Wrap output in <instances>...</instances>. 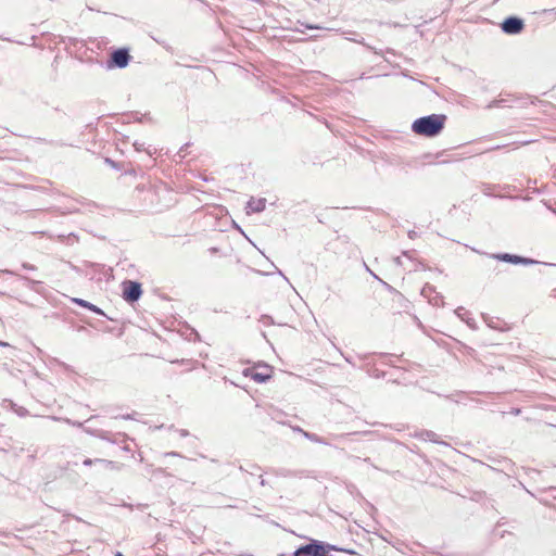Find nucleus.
Masks as SVG:
<instances>
[{
  "instance_id": "obj_8",
  "label": "nucleus",
  "mask_w": 556,
  "mask_h": 556,
  "mask_svg": "<svg viewBox=\"0 0 556 556\" xmlns=\"http://www.w3.org/2000/svg\"><path fill=\"white\" fill-rule=\"evenodd\" d=\"M251 377L257 382H265L270 378V368L264 367L262 371H253Z\"/></svg>"
},
{
  "instance_id": "obj_11",
  "label": "nucleus",
  "mask_w": 556,
  "mask_h": 556,
  "mask_svg": "<svg viewBox=\"0 0 556 556\" xmlns=\"http://www.w3.org/2000/svg\"><path fill=\"white\" fill-rule=\"evenodd\" d=\"M0 345L4 346L7 345V343L0 341Z\"/></svg>"
},
{
  "instance_id": "obj_3",
  "label": "nucleus",
  "mask_w": 556,
  "mask_h": 556,
  "mask_svg": "<svg viewBox=\"0 0 556 556\" xmlns=\"http://www.w3.org/2000/svg\"><path fill=\"white\" fill-rule=\"evenodd\" d=\"M141 286L135 281L124 282L123 296L127 302H135L141 296Z\"/></svg>"
},
{
  "instance_id": "obj_5",
  "label": "nucleus",
  "mask_w": 556,
  "mask_h": 556,
  "mask_svg": "<svg viewBox=\"0 0 556 556\" xmlns=\"http://www.w3.org/2000/svg\"><path fill=\"white\" fill-rule=\"evenodd\" d=\"M112 64L123 68L126 67L129 61V54L128 51L125 49L116 50L112 53Z\"/></svg>"
},
{
  "instance_id": "obj_12",
  "label": "nucleus",
  "mask_w": 556,
  "mask_h": 556,
  "mask_svg": "<svg viewBox=\"0 0 556 556\" xmlns=\"http://www.w3.org/2000/svg\"><path fill=\"white\" fill-rule=\"evenodd\" d=\"M115 556H124L122 553H117Z\"/></svg>"
},
{
  "instance_id": "obj_10",
  "label": "nucleus",
  "mask_w": 556,
  "mask_h": 556,
  "mask_svg": "<svg viewBox=\"0 0 556 556\" xmlns=\"http://www.w3.org/2000/svg\"><path fill=\"white\" fill-rule=\"evenodd\" d=\"M84 464H85V465H87V466H88V465H91V464H92V460H91V459H85V460H84Z\"/></svg>"
},
{
  "instance_id": "obj_6",
  "label": "nucleus",
  "mask_w": 556,
  "mask_h": 556,
  "mask_svg": "<svg viewBox=\"0 0 556 556\" xmlns=\"http://www.w3.org/2000/svg\"><path fill=\"white\" fill-rule=\"evenodd\" d=\"M265 203H266V200L263 198L251 199L247 205V213L250 214L251 212L258 213V212L264 211Z\"/></svg>"
},
{
  "instance_id": "obj_4",
  "label": "nucleus",
  "mask_w": 556,
  "mask_h": 556,
  "mask_svg": "<svg viewBox=\"0 0 556 556\" xmlns=\"http://www.w3.org/2000/svg\"><path fill=\"white\" fill-rule=\"evenodd\" d=\"M522 27H523L522 21L517 17H508L502 24V29L506 34H518L521 31Z\"/></svg>"
},
{
  "instance_id": "obj_1",
  "label": "nucleus",
  "mask_w": 556,
  "mask_h": 556,
  "mask_svg": "<svg viewBox=\"0 0 556 556\" xmlns=\"http://www.w3.org/2000/svg\"><path fill=\"white\" fill-rule=\"evenodd\" d=\"M445 116L432 114L420 117L413 123V130L418 135L432 137L438 135L444 126Z\"/></svg>"
},
{
  "instance_id": "obj_7",
  "label": "nucleus",
  "mask_w": 556,
  "mask_h": 556,
  "mask_svg": "<svg viewBox=\"0 0 556 556\" xmlns=\"http://www.w3.org/2000/svg\"><path fill=\"white\" fill-rule=\"evenodd\" d=\"M496 257L498 260H501V261H505V262H509V263H514V264H519V263L529 264V263H533V261H531V260L522 258V257H519L517 255H511V254H502V255H497Z\"/></svg>"
},
{
  "instance_id": "obj_9",
  "label": "nucleus",
  "mask_w": 556,
  "mask_h": 556,
  "mask_svg": "<svg viewBox=\"0 0 556 556\" xmlns=\"http://www.w3.org/2000/svg\"><path fill=\"white\" fill-rule=\"evenodd\" d=\"M75 302H76V303H78L79 305L84 306V307L89 308V309H90V311H92V312H96V313H98V314H102V312H101V309H100V308H98L97 306H94V305H92V304L88 303V302H87V301H85V300L76 299V300H75Z\"/></svg>"
},
{
  "instance_id": "obj_2",
  "label": "nucleus",
  "mask_w": 556,
  "mask_h": 556,
  "mask_svg": "<svg viewBox=\"0 0 556 556\" xmlns=\"http://www.w3.org/2000/svg\"><path fill=\"white\" fill-rule=\"evenodd\" d=\"M293 556H325V547L323 543L313 541L312 543L299 547Z\"/></svg>"
}]
</instances>
